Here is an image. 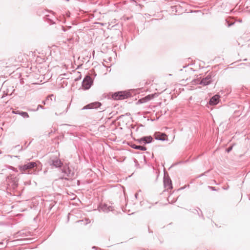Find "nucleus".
<instances>
[{
  "mask_svg": "<svg viewBox=\"0 0 250 250\" xmlns=\"http://www.w3.org/2000/svg\"><path fill=\"white\" fill-rule=\"evenodd\" d=\"M102 105L101 103L99 102H95L90 103L85 105L82 109H91L94 108H97Z\"/></svg>",
  "mask_w": 250,
  "mask_h": 250,
  "instance_id": "0eeeda50",
  "label": "nucleus"
},
{
  "mask_svg": "<svg viewBox=\"0 0 250 250\" xmlns=\"http://www.w3.org/2000/svg\"><path fill=\"white\" fill-rule=\"evenodd\" d=\"M101 209H102L103 211L104 212H108L110 210V208L111 207H108L107 205L104 204L101 206Z\"/></svg>",
  "mask_w": 250,
  "mask_h": 250,
  "instance_id": "2eb2a0df",
  "label": "nucleus"
},
{
  "mask_svg": "<svg viewBox=\"0 0 250 250\" xmlns=\"http://www.w3.org/2000/svg\"><path fill=\"white\" fill-rule=\"evenodd\" d=\"M131 147L135 149H139L142 151H145L146 150V147L142 146H138L136 145L135 144H133L131 146Z\"/></svg>",
  "mask_w": 250,
  "mask_h": 250,
  "instance_id": "4468645a",
  "label": "nucleus"
},
{
  "mask_svg": "<svg viewBox=\"0 0 250 250\" xmlns=\"http://www.w3.org/2000/svg\"><path fill=\"white\" fill-rule=\"evenodd\" d=\"M224 189H228V188L227 187H225V188H223Z\"/></svg>",
  "mask_w": 250,
  "mask_h": 250,
  "instance_id": "5701e85b",
  "label": "nucleus"
},
{
  "mask_svg": "<svg viewBox=\"0 0 250 250\" xmlns=\"http://www.w3.org/2000/svg\"><path fill=\"white\" fill-rule=\"evenodd\" d=\"M153 140V138L151 136L143 137L139 139L138 141L140 144H149Z\"/></svg>",
  "mask_w": 250,
  "mask_h": 250,
  "instance_id": "6e6552de",
  "label": "nucleus"
},
{
  "mask_svg": "<svg viewBox=\"0 0 250 250\" xmlns=\"http://www.w3.org/2000/svg\"><path fill=\"white\" fill-rule=\"evenodd\" d=\"M37 166V164L35 162H31L27 163L24 165L20 166V169L22 172L31 173L30 172V170L32 168L36 167Z\"/></svg>",
  "mask_w": 250,
  "mask_h": 250,
  "instance_id": "f03ea898",
  "label": "nucleus"
},
{
  "mask_svg": "<svg viewBox=\"0 0 250 250\" xmlns=\"http://www.w3.org/2000/svg\"><path fill=\"white\" fill-rule=\"evenodd\" d=\"M93 83V80L90 76L85 77L82 82V86L84 89H88Z\"/></svg>",
  "mask_w": 250,
  "mask_h": 250,
  "instance_id": "39448f33",
  "label": "nucleus"
},
{
  "mask_svg": "<svg viewBox=\"0 0 250 250\" xmlns=\"http://www.w3.org/2000/svg\"><path fill=\"white\" fill-rule=\"evenodd\" d=\"M13 113L15 114H18L22 116L23 118H29V115L27 112L21 111L20 110L13 111Z\"/></svg>",
  "mask_w": 250,
  "mask_h": 250,
  "instance_id": "ddd939ff",
  "label": "nucleus"
},
{
  "mask_svg": "<svg viewBox=\"0 0 250 250\" xmlns=\"http://www.w3.org/2000/svg\"><path fill=\"white\" fill-rule=\"evenodd\" d=\"M130 94L125 91H119L112 95V98L115 100H123L129 97Z\"/></svg>",
  "mask_w": 250,
  "mask_h": 250,
  "instance_id": "20e7f679",
  "label": "nucleus"
},
{
  "mask_svg": "<svg viewBox=\"0 0 250 250\" xmlns=\"http://www.w3.org/2000/svg\"><path fill=\"white\" fill-rule=\"evenodd\" d=\"M62 172L65 174L67 176L69 177H72L74 174V172L73 170L70 169L69 167H63L62 169Z\"/></svg>",
  "mask_w": 250,
  "mask_h": 250,
  "instance_id": "9b49d317",
  "label": "nucleus"
},
{
  "mask_svg": "<svg viewBox=\"0 0 250 250\" xmlns=\"http://www.w3.org/2000/svg\"><path fill=\"white\" fill-rule=\"evenodd\" d=\"M48 163L50 165L53 166L55 167H61L62 165V163L61 161L56 156L51 157Z\"/></svg>",
  "mask_w": 250,
  "mask_h": 250,
  "instance_id": "423d86ee",
  "label": "nucleus"
},
{
  "mask_svg": "<svg viewBox=\"0 0 250 250\" xmlns=\"http://www.w3.org/2000/svg\"><path fill=\"white\" fill-rule=\"evenodd\" d=\"M40 108H42V109H43V108H43V106L42 105H41V104H39V105H38V107H37V108L36 110H35L34 111H37V110H38Z\"/></svg>",
  "mask_w": 250,
  "mask_h": 250,
  "instance_id": "dca6fc26",
  "label": "nucleus"
},
{
  "mask_svg": "<svg viewBox=\"0 0 250 250\" xmlns=\"http://www.w3.org/2000/svg\"><path fill=\"white\" fill-rule=\"evenodd\" d=\"M164 185L165 188H167V189L172 188L171 181L169 178H166L165 177H164Z\"/></svg>",
  "mask_w": 250,
  "mask_h": 250,
  "instance_id": "1a4fd4ad",
  "label": "nucleus"
},
{
  "mask_svg": "<svg viewBox=\"0 0 250 250\" xmlns=\"http://www.w3.org/2000/svg\"><path fill=\"white\" fill-rule=\"evenodd\" d=\"M42 103H43V104H45V102H44V101H43V102H42Z\"/></svg>",
  "mask_w": 250,
  "mask_h": 250,
  "instance_id": "a878e982",
  "label": "nucleus"
},
{
  "mask_svg": "<svg viewBox=\"0 0 250 250\" xmlns=\"http://www.w3.org/2000/svg\"><path fill=\"white\" fill-rule=\"evenodd\" d=\"M210 189H211L212 190H216V189L215 188V187H210L209 186L208 187Z\"/></svg>",
  "mask_w": 250,
  "mask_h": 250,
  "instance_id": "a211bd4d",
  "label": "nucleus"
},
{
  "mask_svg": "<svg viewBox=\"0 0 250 250\" xmlns=\"http://www.w3.org/2000/svg\"><path fill=\"white\" fill-rule=\"evenodd\" d=\"M18 234H19V236H24V233L23 231H20L18 232Z\"/></svg>",
  "mask_w": 250,
  "mask_h": 250,
  "instance_id": "f3484780",
  "label": "nucleus"
},
{
  "mask_svg": "<svg viewBox=\"0 0 250 250\" xmlns=\"http://www.w3.org/2000/svg\"><path fill=\"white\" fill-rule=\"evenodd\" d=\"M138 194L137 193H135V196L136 198H137V196H138Z\"/></svg>",
  "mask_w": 250,
  "mask_h": 250,
  "instance_id": "412c9836",
  "label": "nucleus"
},
{
  "mask_svg": "<svg viewBox=\"0 0 250 250\" xmlns=\"http://www.w3.org/2000/svg\"><path fill=\"white\" fill-rule=\"evenodd\" d=\"M143 99H140L139 101H141Z\"/></svg>",
  "mask_w": 250,
  "mask_h": 250,
  "instance_id": "cd10ccee",
  "label": "nucleus"
},
{
  "mask_svg": "<svg viewBox=\"0 0 250 250\" xmlns=\"http://www.w3.org/2000/svg\"><path fill=\"white\" fill-rule=\"evenodd\" d=\"M220 98V96L218 95H215L212 97L210 101L209 102V103L210 105H216L219 102V100Z\"/></svg>",
  "mask_w": 250,
  "mask_h": 250,
  "instance_id": "f8f14e48",
  "label": "nucleus"
},
{
  "mask_svg": "<svg viewBox=\"0 0 250 250\" xmlns=\"http://www.w3.org/2000/svg\"><path fill=\"white\" fill-rule=\"evenodd\" d=\"M19 179L14 176L11 175L7 177V183L8 185L13 189H15L18 186Z\"/></svg>",
  "mask_w": 250,
  "mask_h": 250,
  "instance_id": "7ed1b4c3",
  "label": "nucleus"
},
{
  "mask_svg": "<svg viewBox=\"0 0 250 250\" xmlns=\"http://www.w3.org/2000/svg\"><path fill=\"white\" fill-rule=\"evenodd\" d=\"M212 81V75L209 73L205 78L202 79L201 80L198 79L195 80L194 82L193 81L192 83L193 84L195 83L205 86L209 84Z\"/></svg>",
  "mask_w": 250,
  "mask_h": 250,
  "instance_id": "f257e3e1",
  "label": "nucleus"
},
{
  "mask_svg": "<svg viewBox=\"0 0 250 250\" xmlns=\"http://www.w3.org/2000/svg\"><path fill=\"white\" fill-rule=\"evenodd\" d=\"M232 149V147H229L228 149V151L229 152V151H230Z\"/></svg>",
  "mask_w": 250,
  "mask_h": 250,
  "instance_id": "aec40b11",
  "label": "nucleus"
},
{
  "mask_svg": "<svg viewBox=\"0 0 250 250\" xmlns=\"http://www.w3.org/2000/svg\"><path fill=\"white\" fill-rule=\"evenodd\" d=\"M234 23H228V27H230V26L232 25Z\"/></svg>",
  "mask_w": 250,
  "mask_h": 250,
  "instance_id": "6ab92c4d",
  "label": "nucleus"
},
{
  "mask_svg": "<svg viewBox=\"0 0 250 250\" xmlns=\"http://www.w3.org/2000/svg\"><path fill=\"white\" fill-rule=\"evenodd\" d=\"M131 1H135V0H131Z\"/></svg>",
  "mask_w": 250,
  "mask_h": 250,
  "instance_id": "bb28decb",
  "label": "nucleus"
},
{
  "mask_svg": "<svg viewBox=\"0 0 250 250\" xmlns=\"http://www.w3.org/2000/svg\"><path fill=\"white\" fill-rule=\"evenodd\" d=\"M224 189H228V188L227 187H225V188H223Z\"/></svg>",
  "mask_w": 250,
  "mask_h": 250,
  "instance_id": "b1692460",
  "label": "nucleus"
},
{
  "mask_svg": "<svg viewBox=\"0 0 250 250\" xmlns=\"http://www.w3.org/2000/svg\"><path fill=\"white\" fill-rule=\"evenodd\" d=\"M154 137L156 140L165 141L166 140L167 136L164 133L157 132L154 134Z\"/></svg>",
  "mask_w": 250,
  "mask_h": 250,
  "instance_id": "9d476101",
  "label": "nucleus"
},
{
  "mask_svg": "<svg viewBox=\"0 0 250 250\" xmlns=\"http://www.w3.org/2000/svg\"><path fill=\"white\" fill-rule=\"evenodd\" d=\"M67 108H68V106L67 107V108H66V110H65V112H67Z\"/></svg>",
  "mask_w": 250,
  "mask_h": 250,
  "instance_id": "393cba45",
  "label": "nucleus"
},
{
  "mask_svg": "<svg viewBox=\"0 0 250 250\" xmlns=\"http://www.w3.org/2000/svg\"><path fill=\"white\" fill-rule=\"evenodd\" d=\"M148 97H149V96H146V98L148 100H150V98H148Z\"/></svg>",
  "mask_w": 250,
  "mask_h": 250,
  "instance_id": "4be33fe9",
  "label": "nucleus"
}]
</instances>
